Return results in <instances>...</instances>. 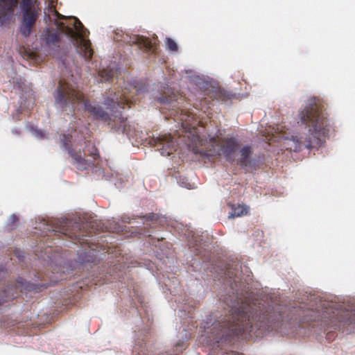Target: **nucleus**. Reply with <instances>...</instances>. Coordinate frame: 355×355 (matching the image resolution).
I'll return each mask as SVG.
<instances>
[{
  "mask_svg": "<svg viewBox=\"0 0 355 355\" xmlns=\"http://www.w3.org/2000/svg\"><path fill=\"white\" fill-rule=\"evenodd\" d=\"M252 150L249 146H243L239 151V157L237 159V164L248 171H256L259 168L263 163V157H252Z\"/></svg>",
  "mask_w": 355,
  "mask_h": 355,
  "instance_id": "obj_10",
  "label": "nucleus"
},
{
  "mask_svg": "<svg viewBox=\"0 0 355 355\" xmlns=\"http://www.w3.org/2000/svg\"><path fill=\"white\" fill-rule=\"evenodd\" d=\"M88 227V224H87V223L84 224V225H83V228H85V227Z\"/></svg>",
  "mask_w": 355,
  "mask_h": 355,
  "instance_id": "obj_21",
  "label": "nucleus"
},
{
  "mask_svg": "<svg viewBox=\"0 0 355 355\" xmlns=\"http://www.w3.org/2000/svg\"><path fill=\"white\" fill-rule=\"evenodd\" d=\"M89 226L91 227L92 229H94V223H90Z\"/></svg>",
  "mask_w": 355,
  "mask_h": 355,
  "instance_id": "obj_20",
  "label": "nucleus"
},
{
  "mask_svg": "<svg viewBox=\"0 0 355 355\" xmlns=\"http://www.w3.org/2000/svg\"><path fill=\"white\" fill-rule=\"evenodd\" d=\"M150 143L157 147V150L164 156H168L175 150L173 138L170 134L153 137Z\"/></svg>",
  "mask_w": 355,
  "mask_h": 355,
  "instance_id": "obj_12",
  "label": "nucleus"
},
{
  "mask_svg": "<svg viewBox=\"0 0 355 355\" xmlns=\"http://www.w3.org/2000/svg\"><path fill=\"white\" fill-rule=\"evenodd\" d=\"M44 10V19L46 24H53L56 28H47L41 35V40L49 47L59 46L61 33L69 36L76 46L78 53L86 60H90L94 50L91 42L85 38L87 30L76 17H67L55 10L57 0H49Z\"/></svg>",
  "mask_w": 355,
  "mask_h": 355,
  "instance_id": "obj_3",
  "label": "nucleus"
},
{
  "mask_svg": "<svg viewBox=\"0 0 355 355\" xmlns=\"http://www.w3.org/2000/svg\"><path fill=\"white\" fill-rule=\"evenodd\" d=\"M248 213V207L245 205H234L232 206V212L231 213V216L239 217L243 214H247Z\"/></svg>",
  "mask_w": 355,
  "mask_h": 355,
  "instance_id": "obj_17",
  "label": "nucleus"
},
{
  "mask_svg": "<svg viewBox=\"0 0 355 355\" xmlns=\"http://www.w3.org/2000/svg\"><path fill=\"white\" fill-rule=\"evenodd\" d=\"M118 69L115 67L108 66L99 71L101 81L110 82L117 75Z\"/></svg>",
  "mask_w": 355,
  "mask_h": 355,
  "instance_id": "obj_14",
  "label": "nucleus"
},
{
  "mask_svg": "<svg viewBox=\"0 0 355 355\" xmlns=\"http://www.w3.org/2000/svg\"><path fill=\"white\" fill-rule=\"evenodd\" d=\"M113 38L117 42H123L130 45L135 44L140 49H144L146 52H151L153 53H156L158 48L157 37L150 39L144 36L136 35H129L127 33H124L122 31H119L114 33Z\"/></svg>",
  "mask_w": 355,
  "mask_h": 355,
  "instance_id": "obj_9",
  "label": "nucleus"
},
{
  "mask_svg": "<svg viewBox=\"0 0 355 355\" xmlns=\"http://www.w3.org/2000/svg\"><path fill=\"white\" fill-rule=\"evenodd\" d=\"M166 44L170 51H176L178 50V45L176 42L171 38L166 39Z\"/></svg>",
  "mask_w": 355,
  "mask_h": 355,
  "instance_id": "obj_18",
  "label": "nucleus"
},
{
  "mask_svg": "<svg viewBox=\"0 0 355 355\" xmlns=\"http://www.w3.org/2000/svg\"><path fill=\"white\" fill-rule=\"evenodd\" d=\"M71 223L72 222L71 220L67 219L63 220L59 230L53 229L52 231L59 232L65 236H68L71 239L78 240L80 243L83 240L81 239L82 236H87L89 234H92L93 232H95V230H90L89 232H85L82 231L79 223H74L73 225ZM96 230H98V229H96Z\"/></svg>",
  "mask_w": 355,
  "mask_h": 355,
  "instance_id": "obj_11",
  "label": "nucleus"
},
{
  "mask_svg": "<svg viewBox=\"0 0 355 355\" xmlns=\"http://www.w3.org/2000/svg\"><path fill=\"white\" fill-rule=\"evenodd\" d=\"M299 116L309 132V135H302L297 139L300 147L308 149L320 147L329 132L330 123L327 114L320 105L311 102L300 112Z\"/></svg>",
  "mask_w": 355,
  "mask_h": 355,
  "instance_id": "obj_4",
  "label": "nucleus"
},
{
  "mask_svg": "<svg viewBox=\"0 0 355 355\" xmlns=\"http://www.w3.org/2000/svg\"><path fill=\"white\" fill-rule=\"evenodd\" d=\"M209 96L212 100L216 99L223 102L231 98L229 94L220 88H211L209 90Z\"/></svg>",
  "mask_w": 355,
  "mask_h": 355,
  "instance_id": "obj_15",
  "label": "nucleus"
},
{
  "mask_svg": "<svg viewBox=\"0 0 355 355\" xmlns=\"http://www.w3.org/2000/svg\"><path fill=\"white\" fill-rule=\"evenodd\" d=\"M18 0H0V18L13 11ZM20 9L22 20L19 31L24 37H28L41 12V8L37 0H21Z\"/></svg>",
  "mask_w": 355,
  "mask_h": 355,
  "instance_id": "obj_6",
  "label": "nucleus"
},
{
  "mask_svg": "<svg viewBox=\"0 0 355 355\" xmlns=\"http://www.w3.org/2000/svg\"><path fill=\"white\" fill-rule=\"evenodd\" d=\"M16 288L8 287L6 289L0 291V306L4 302L16 297Z\"/></svg>",
  "mask_w": 355,
  "mask_h": 355,
  "instance_id": "obj_16",
  "label": "nucleus"
},
{
  "mask_svg": "<svg viewBox=\"0 0 355 355\" xmlns=\"http://www.w3.org/2000/svg\"><path fill=\"white\" fill-rule=\"evenodd\" d=\"M61 143L72 158V164L78 170L83 171L94 165V162L99 158L98 149L90 141L85 143L83 152L71 148V137L69 135H63L61 137Z\"/></svg>",
  "mask_w": 355,
  "mask_h": 355,
  "instance_id": "obj_7",
  "label": "nucleus"
},
{
  "mask_svg": "<svg viewBox=\"0 0 355 355\" xmlns=\"http://www.w3.org/2000/svg\"><path fill=\"white\" fill-rule=\"evenodd\" d=\"M124 84L125 87L121 91L111 93L110 96L108 94L105 95L103 104L112 112L111 115L99 105L92 104L89 100L85 99L82 92L62 80L58 83L54 98L55 103L62 108L71 106L73 111L76 104L83 102L85 110L94 119L107 122L116 132L128 135L127 119L120 112L114 110L117 107L124 109L126 105L130 107L139 99L137 96L147 91V85L142 82L135 85L128 83Z\"/></svg>",
  "mask_w": 355,
  "mask_h": 355,
  "instance_id": "obj_1",
  "label": "nucleus"
},
{
  "mask_svg": "<svg viewBox=\"0 0 355 355\" xmlns=\"http://www.w3.org/2000/svg\"><path fill=\"white\" fill-rule=\"evenodd\" d=\"M333 316L331 318V324L333 327H340L341 324L343 325H349L355 324V311H339L333 312Z\"/></svg>",
  "mask_w": 355,
  "mask_h": 355,
  "instance_id": "obj_13",
  "label": "nucleus"
},
{
  "mask_svg": "<svg viewBox=\"0 0 355 355\" xmlns=\"http://www.w3.org/2000/svg\"><path fill=\"white\" fill-rule=\"evenodd\" d=\"M189 146L195 154L210 158L223 154L229 162H233V154L239 146L238 141L233 137L227 138L223 142L218 137H212L209 141L203 139L198 135H193V140Z\"/></svg>",
  "mask_w": 355,
  "mask_h": 355,
  "instance_id": "obj_5",
  "label": "nucleus"
},
{
  "mask_svg": "<svg viewBox=\"0 0 355 355\" xmlns=\"http://www.w3.org/2000/svg\"><path fill=\"white\" fill-rule=\"evenodd\" d=\"M157 101L163 106L162 109L171 110L170 117H174L175 120L182 122L183 128H187V118H189V116L184 113L183 110L178 107V105L183 101L182 96L180 94L171 92V94L163 95L157 98Z\"/></svg>",
  "mask_w": 355,
  "mask_h": 355,
  "instance_id": "obj_8",
  "label": "nucleus"
},
{
  "mask_svg": "<svg viewBox=\"0 0 355 355\" xmlns=\"http://www.w3.org/2000/svg\"><path fill=\"white\" fill-rule=\"evenodd\" d=\"M229 313L221 320L214 322L208 331V344L220 347L239 336L250 335L259 337L269 328V319L254 304L248 301L236 300L230 306Z\"/></svg>",
  "mask_w": 355,
  "mask_h": 355,
  "instance_id": "obj_2",
  "label": "nucleus"
},
{
  "mask_svg": "<svg viewBox=\"0 0 355 355\" xmlns=\"http://www.w3.org/2000/svg\"><path fill=\"white\" fill-rule=\"evenodd\" d=\"M10 221L12 224H14L17 221H18V217L15 215V214H12L10 217Z\"/></svg>",
  "mask_w": 355,
  "mask_h": 355,
  "instance_id": "obj_19",
  "label": "nucleus"
}]
</instances>
